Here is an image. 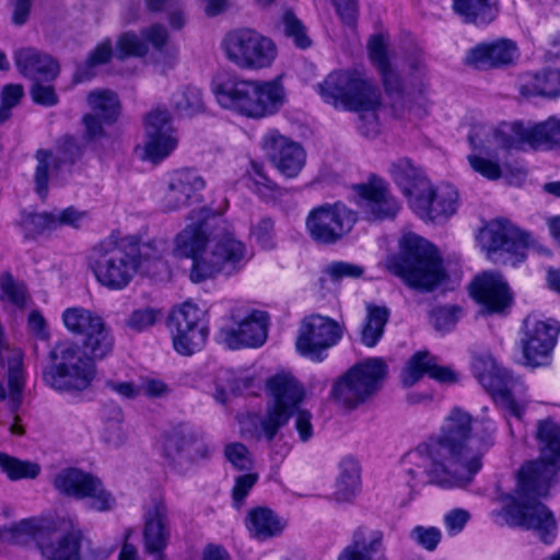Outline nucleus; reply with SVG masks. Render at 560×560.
I'll list each match as a JSON object with an SVG mask.
<instances>
[{
    "mask_svg": "<svg viewBox=\"0 0 560 560\" xmlns=\"http://www.w3.org/2000/svg\"><path fill=\"white\" fill-rule=\"evenodd\" d=\"M536 440L539 459L521 467L514 492L500 495L503 506L492 511L491 517L499 525L534 529L541 541L552 544L557 536V523L539 499L548 495L560 470L559 424L550 419L538 421Z\"/></svg>",
    "mask_w": 560,
    "mask_h": 560,
    "instance_id": "f257e3e1",
    "label": "nucleus"
},
{
    "mask_svg": "<svg viewBox=\"0 0 560 560\" xmlns=\"http://www.w3.org/2000/svg\"><path fill=\"white\" fill-rule=\"evenodd\" d=\"M472 417L459 407L451 409L438 433L411 450L406 458L411 489L434 485L444 489L463 488V471L471 441Z\"/></svg>",
    "mask_w": 560,
    "mask_h": 560,
    "instance_id": "f03ea898",
    "label": "nucleus"
},
{
    "mask_svg": "<svg viewBox=\"0 0 560 560\" xmlns=\"http://www.w3.org/2000/svg\"><path fill=\"white\" fill-rule=\"evenodd\" d=\"M267 387L270 400L265 415L254 423V434L257 440L266 441L272 453L282 457L288 454L289 446L285 443L279 444L281 441V436L277 440L279 430L295 412V429L300 440L306 442L313 436L312 415L299 409L304 398V389L293 376L276 375L268 381Z\"/></svg>",
    "mask_w": 560,
    "mask_h": 560,
    "instance_id": "7ed1b4c3",
    "label": "nucleus"
},
{
    "mask_svg": "<svg viewBox=\"0 0 560 560\" xmlns=\"http://www.w3.org/2000/svg\"><path fill=\"white\" fill-rule=\"evenodd\" d=\"M208 241L203 223L187 225L176 237L177 254L192 260L191 280L230 277L248 259L245 244L231 233L214 237L206 249Z\"/></svg>",
    "mask_w": 560,
    "mask_h": 560,
    "instance_id": "20e7f679",
    "label": "nucleus"
},
{
    "mask_svg": "<svg viewBox=\"0 0 560 560\" xmlns=\"http://www.w3.org/2000/svg\"><path fill=\"white\" fill-rule=\"evenodd\" d=\"M165 249L162 241L141 243L137 236L116 238L113 235L93 248L90 267L96 280H132L148 277L162 264Z\"/></svg>",
    "mask_w": 560,
    "mask_h": 560,
    "instance_id": "39448f33",
    "label": "nucleus"
},
{
    "mask_svg": "<svg viewBox=\"0 0 560 560\" xmlns=\"http://www.w3.org/2000/svg\"><path fill=\"white\" fill-rule=\"evenodd\" d=\"M317 91L326 103L357 112L361 135L366 138L378 135L377 110L381 106V93L365 72L357 69L334 71L317 85Z\"/></svg>",
    "mask_w": 560,
    "mask_h": 560,
    "instance_id": "423d86ee",
    "label": "nucleus"
},
{
    "mask_svg": "<svg viewBox=\"0 0 560 560\" xmlns=\"http://www.w3.org/2000/svg\"><path fill=\"white\" fill-rule=\"evenodd\" d=\"M213 94L221 107L249 118H262L277 113L283 105V86L277 81L260 82L237 77L217 80Z\"/></svg>",
    "mask_w": 560,
    "mask_h": 560,
    "instance_id": "0eeeda50",
    "label": "nucleus"
},
{
    "mask_svg": "<svg viewBox=\"0 0 560 560\" xmlns=\"http://www.w3.org/2000/svg\"><path fill=\"white\" fill-rule=\"evenodd\" d=\"M394 277L402 280H451L462 277L444 262L439 249L415 233H406L399 240V254L388 256L378 264Z\"/></svg>",
    "mask_w": 560,
    "mask_h": 560,
    "instance_id": "6e6552de",
    "label": "nucleus"
},
{
    "mask_svg": "<svg viewBox=\"0 0 560 560\" xmlns=\"http://www.w3.org/2000/svg\"><path fill=\"white\" fill-rule=\"evenodd\" d=\"M50 365L43 372L45 383L60 393H78L89 388L95 377V365L69 341L57 343L50 351Z\"/></svg>",
    "mask_w": 560,
    "mask_h": 560,
    "instance_id": "1a4fd4ad",
    "label": "nucleus"
},
{
    "mask_svg": "<svg viewBox=\"0 0 560 560\" xmlns=\"http://www.w3.org/2000/svg\"><path fill=\"white\" fill-rule=\"evenodd\" d=\"M19 529L32 534L44 560H105L108 553L89 549L81 553L82 532L69 524L61 527L39 525L34 521H22Z\"/></svg>",
    "mask_w": 560,
    "mask_h": 560,
    "instance_id": "9d476101",
    "label": "nucleus"
},
{
    "mask_svg": "<svg viewBox=\"0 0 560 560\" xmlns=\"http://www.w3.org/2000/svg\"><path fill=\"white\" fill-rule=\"evenodd\" d=\"M478 243L491 261L516 267L526 259L533 238L510 220L494 219L479 231Z\"/></svg>",
    "mask_w": 560,
    "mask_h": 560,
    "instance_id": "9b49d317",
    "label": "nucleus"
},
{
    "mask_svg": "<svg viewBox=\"0 0 560 560\" xmlns=\"http://www.w3.org/2000/svg\"><path fill=\"white\" fill-rule=\"evenodd\" d=\"M268 315L246 305L233 306L224 317L217 339L231 350L257 348L267 339Z\"/></svg>",
    "mask_w": 560,
    "mask_h": 560,
    "instance_id": "f8f14e48",
    "label": "nucleus"
},
{
    "mask_svg": "<svg viewBox=\"0 0 560 560\" xmlns=\"http://www.w3.org/2000/svg\"><path fill=\"white\" fill-rule=\"evenodd\" d=\"M166 326L178 354L189 357L206 346L209 336L207 312L197 304L186 301L174 306L167 316Z\"/></svg>",
    "mask_w": 560,
    "mask_h": 560,
    "instance_id": "ddd939ff",
    "label": "nucleus"
},
{
    "mask_svg": "<svg viewBox=\"0 0 560 560\" xmlns=\"http://www.w3.org/2000/svg\"><path fill=\"white\" fill-rule=\"evenodd\" d=\"M229 61L240 69L259 70L272 65L277 56L275 43L252 28H236L222 40Z\"/></svg>",
    "mask_w": 560,
    "mask_h": 560,
    "instance_id": "4468645a",
    "label": "nucleus"
},
{
    "mask_svg": "<svg viewBox=\"0 0 560 560\" xmlns=\"http://www.w3.org/2000/svg\"><path fill=\"white\" fill-rule=\"evenodd\" d=\"M386 372L387 366L382 359H366L335 383L331 395L340 405L354 408L381 388Z\"/></svg>",
    "mask_w": 560,
    "mask_h": 560,
    "instance_id": "2eb2a0df",
    "label": "nucleus"
},
{
    "mask_svg": "<svg viewBox=\"0 0 560 560\" xmlns=\"http://www.w3.org/2000/svg\"><path fill=\"white\" fill-rule=\"evenodd\" d=\"M472 372L482 387L490 393L495 404L511 416L521 420L525 410L523 402L516 401L514 393L523 384L508 370L501 368L489 354L478 355L472 361Z\"/></svg>",
    "mask_w": 560,
    "mask_h": 560,
    "instance_id": "dca6fc26",
    "label": "nucleus"
},
{
    "mask_svg": "<svg viewBox=\"0 0 560 560\" xmlns=\"http://www.w3.org/2000/svg\"><path fill=\"white\" fill-rule=\"evenodd\" d=\"M52 486L62 495L86 500L88 506L97 512L109 511L116 503L98 477L79 468L60 469L52 477Z\"/></svg>",
    "mask_w": 560,
    "mask_h": 560,
    "instance_id": "f3484780",
    "label": "nucleus"
},
{
    "mask_svg": "<svg viewBox=\"0 0 560 560\" xmlns=\"http://www.w3.org/2000/svg\"><path fill=\"white\" fill-rule=\"evenodd\" d=\"M342 335L343 327L335 319L311 314L301 320L295 348L311 361L322 362L326 358V351L336 346Z\"/></svg>",
    "mask_w": 560,
    "mask_h": 560,
    "instance_id": "a211bd4d",
    "label": "nucleus"
},
{
    "mask_svg": "<svg viewBox=\"0 0 560 560\" xmlns=\"http://www.w3.org/2000/svg\"><path fill=\"white\" fill-rule=\"evenodd\" d=\"M357 222V213L342 202L325 203L312 209L305 221L306 230L318 244H335L347 235Z\"/></svg>",
    "mask_w": 560,
    "mask_h": 560,
    "instance_id": "6ab92c4d",
    "label": "nucleus"
},
{
    "mask_svg": "<svg viewBox=\"0 0 560 560\" xmlns=\"http://www.w3.org/2000/svg\"><path fill=\"white\" fill-rule=\"evenodd\" d=\"M474 150L492 156L497 149L520 150L525 144L534 145V126L525 127L522 122H502L497 128L489 125H475L468 136Z\"/></svg>",
    "mask_w": 560,
    "mask_h": 560,
    "instance_id": "aec40b11",
    "label": "nucleus"
},
{
    "mask_svg": "<svg viewBox=\"0 0 560 560\" xmlns=\"http://www.w3.org/2000/svg\"><path fill=\"white\" fill-rule=\"evenodd\" d=\"M83 153V147L71 135H65L56 142V154L50 150L39 149L35 153L37 166L34 174L35 187L38 195L45 197L50 174H57L63 165L74 164Z\"/></svg>",
    "mask_w": 560,
    "mask_h": 560,
    "instance_id": "412c9836",
    "label": "nucleus"
},
{
    "mask_svg": "<svg viewBox=\"0 0 560 560\" xmlns=\"http://www.w3.org/2000/svg\"><path fill=\"white\" fill-rule=\"evenodd\" d=\"M523 352L532 365H540L553 349L560 331V323L556 319H545L539 313L528 314L523 322Z\"/></svg>",
    "mask_w": 560,
    "mask_h": 560,
    "instance_id": "4be33fe9",
    "label": "nucleus"
},
{
    "mask_svg": "<svg viewBox=\"0 0 560 560\" xmlns=\"http://www.w3.org/2000/svg\"><path fill=\"white\" fill-rule=\"evenodd\" d=\"M260 145L272 165L288 178L298 176L305 165L306 153L301 143L277 129L268 130L261 137Z\"/></svg>",
    "mask_w": 560,
    "mask_h": 560,
    "instance_id": "5701e85b",
    "label": "nucleus"
},
{
    "mask_svg": "<svg viewBox=\"0 0 560 560\" xmlns=\"http://www.w3.org/2000/svg\"><path fill=\"white\" fill-rule=\"evenodd\" d=\"M459 196L457 189L451 184H441L433 187L430 183L410 199V207L415 213L424 221H444L458 209Z\"/></svg>",
    "mask_w": 560,
    "mask_h": 560,
    "instance_id": "b1692460",
    "label": "nucleus"
},
{
    "mask_svg": "<svg viewBox=\"0 0 560 560\" xmlns=\"http://www.w3.org/2000/svg\"><path fill=\"white\" fill-rule=\"evenodd\" d=\"M144 159L159 163L177 147V138L172 127L171 115L166 109H154L144 120Z\"/></svg>",
    "mask_w": 560,
    "mask_h": 560,
    "instance_id": "393cba45",
    "label": "nucleus"
},
{
    "mask_svg": "<svg viewBox=\"0 0 560 560\" xmlns=\"http://www.w3.org/2000/svg\"><path fill=\"white\" fill-rule=\"evenodd\" d=\"M163 453L179 472H185V464L208 459L211 447L200 432H175L165 436Z\"/></svg>",
    "mask_w": 560,
    "mask_h": 560,
    "instance_id": "a878e982",
    "label": "nucleus"
},
{
    "mask_svg": "<svg viewBox=\"0 0 560 560\" xmlns=\"http://www.w3.org/2000/svg\"><path fill=\"white\" fill-rule=\"evenodd\" d=\"M498 425L489 417L472 420L471 441L463 471V487L468 486L482 468V458L497 443Z\"/></svg>",
    "mask_w": 560,
    "mask_h": 560,
    "instance_id": "bb28decb",
    "label": "nucleus"
},
{
    "mask_svg": "<svg viewBox=\"0 0 560 560\" xmlns=\"http://www.w3.org/2000/svg\"><path fill=\"white\" fill-rule=\"evenodd\" d=\"M359 205L370 220L392 219L399 211L397 200L390 195L386 183L372 177L369 183L355 186Z\"/></svg>",
    "mask_w": 560,
    "mask_h": 560,
    "instance_id": "cd10ccee",
    "label": "nucleus"
},
{
    "mask_svg": "<svg viewBox=\"0 0 560 560\" xmlns=\"http://www.w3.org/2000/svg\"><path fill=\"white\" fill-rule=\"evenodd\" d=\"M337 560H387L383 530L369 525L358 526Z\"/></svg>",
    "mask_w": 560,
    "mask_h": 560,
    "instance_id": "c85d7f7f",
    "label": "nucleus"
},
{
    "mask_svg": "<svg viewBox=\"0 0 560 560\" xmlns=\"http://www.w3.org/2000/svg\"><path fill=\"white\" fill-rule=\"evenodd\" d=\"M517 57L516 44L511 39L500 38L468 49L465 63L479 70H488L511 65Z\"/></svg>",
    "mask_w": 560,
    "mask_h": 560,
    "instance_id": "c756f323",
    "label": "nucleus"
},
{
    "mask_svg": "<svg viewBox=\"0 0 560 560\" xmlns=\"http://www.w3.org/2000/svg\"><path fill=\"white\" fill-rule=\"evenodd\" d=\"M205 180L190 168L177 170L168 175L162 206L166 211L187 207L197 191L203 189Z\"/></svg>",
    "mask_w": 560,
    "mask_h": 560,
    "instance_id": "7c9ffc66",
    "label": "nucleus"
},
{
    "mask_svg": "<svg viewBox=\"0 0 560 560\" xmlns=\"http://www.w3.org/2000/svg\"><path fill=\"white\" fill-rule=\"evenodd\" d=\"M470 298L481 306L480 314H505L514 302V293L508 282H470Z\"/></svg>",
    "mask_w": 560,
    "mask_h": 560,
    "instance_id": "2f4dec72",
    "label": "nucleus"
},
{
    "mask_svg": "<svg viewBox=\"0 0 560 560\" xmlns=\"http://www.w3.org/2000/svg\"><path fill=\"white\" fill-rule=\"evenodd\" d=\"M143 540L147 552L154 555L155 560H164L163 550L170 540L167 508L155 501L144 515Z\"/></svg>",
    "mask_w": 560,
    "mask_h": 560,
    "instance_id": "473e14b6",
    "label": "nucleus"
},
{
    "mask_svg": "<svg viewBox=\"0 0 560 560\" xmlns=\"http://www.w3.org/2000/svg\"><path fill=\"white\" fill-rule=\"evenodd\" d=\"M424 374L440 383L457 382V374L450 366L439 364V359L429 352H418L409 360L402 373V384L410 387L416 384Z\"/></svg>",
    "mask_w": 560,
    "mask_h": 560,
    "instance_id": "72a5a7b5",
    "label": "nucleus"
},
{
    "mask_svg": "<svg viewBox=\"0 0 560 560\" xmlns=\"http://www.w3.org/2000/svg\"><path fill=\"white\" fill-rule=\"evenodd\" d=\"M14 60L19 72L33 81H51L59 73L55 59L32 47L15 51Z\"/></svg>",
    "mask_w": 560,
    "mask_h": 560,
    "instance_id": "f704fd0d",
    "label": "nucleus"
},
{
    "mask_svg": "<svg viewBox=\"0 0 560 560\" xmlns=\"http://www.w3.org/2000/svg\"><path fill=\"white\" fill-rule=\"evenodd\" d=\"M244 523L249 536L258 541L279 537L287 527L285 520L266 506L250 509Z\"/></svg>",
    "mask_w": 560,
    "mask_h": 560,
    "instance_id": "c9c22d12",
    "label": "nucleus"
},
{
    "mask_svg": "<svg viewBox=\"0 0 560 560\" xmlns=\"http://www.w3.org/2000/svg\"><path fill=\"white\" fill-rule=\"evenodd\" d=\"M389 173L409 200L421 192L429 184L423 172L416 167L409 159H399L392 163Z\"/></svg>",
    "mask_w": 560,
    "mask_h": 560,
    "instance_id": "e433bc0d",
    "label": "nucleus"
},
{
    "mask_svg": "<svg viewBox=\"0 0 560 560\" xmlns=\"http://www.w3.org/2000/svg\"><path fill=\"white\" fill-rule=\"evenodd\" d=\"M115 346V338L104 319H95L83 339L84 357L91 362L109 355Z\"/></svg>",
    "mask_w": 560,
    "mask_h": 560,
    "instance_id": "4c0bfd02",
    "label": "nucleus"
},
{
    "mask_svg": "<svg viewBox=\"0 0 560 560\" xmlns=\"http://www.w3.org/2000/svg\"><path fill=\"white\" fill-rule=\"evenodd\" d=\"M453 9L466 23L482 26L495 19L498 0H453Z\"/></svg>",
    "mask_w": 560,
    "mask_h": 560,
    "instance_id": "58836bf2",
    "label": "nucleus"
},
{
    "mask_svg": "<svg viewBox=\"0 0 560 560\" xmlns=\"http://www.w3.org/2000/svg\"><path fill=\"white\" fill-rule=\"evenodd\" d=\"M339 469L334 498L338 502H349L360 491V467L353 458H343Z\"/></svg>",
    "mask_w": 560,
    "mask_h": 560,
    "instance_id": "ea45409f",
    "label": "nucleus"
},
{
    "mask_svg": "<svg viewBox=\"0 0 560 560\" xmlns=\"http://www.w3.org/2000/svg\"><path fill=\"white\" fill-rule=\"evenodd\" d=\"M389 318V310L371 303L366 304V317L361 329V341L366 347H374L384 334Z\"/></svg>",
    "mask_w": 560,
    "mask_h": 560,
    "instance_id": "a19ab883",
    "label": "nucleus"
},
{
    "mask_svg": "<svg viewBox=\"0 0 560 560\" xmlns=\"http://www.w3.org/2000/svg\"><path fill=\"white\" fill-rule=\"evenodd\" d=\"M86 102L92 110L90 114H95L104 122L113 124L118 118L120 105L114 92L94 90L89 93Z\"/></svg>",
    "mask_w": 560,
    "mask_h": 560,
    "instance_id": "79ce46f5",
    "label": "nucleus"
},
{
    "mask_svg": "<svg viewBox=\"0 0 560 560\" xmlns=\"http://www.w3.org/2000/svg\"><path fill=\"white\" fill-rule=\"evenodd\" d=\"M22 352L13 350L9 358L8 386H9V406L15 412L21 404L22 390L24 387V377L22 370Z\"/></svg>",
    "mask_w": 560,
    "mask_h": 560,
    "instance_id": "37998d69",
    "label": "nucleus"
},
{
    "mask_svg": "<svg viewBox=\"0 0 560 560\" xmlns=\"http://www.w3.org/2000/svg\"><path fill=\"white\" fill-rule=\"evenodd\" d=\"M113 56L112 42L105 39L100 43L88 56L84 63H82L75 71V82H83L90 80L94 75V68L107 63Z\"/></svg>",
    "mask_w": 560,
    "mask_h": 560,
    "instance_id": "c03bdc74",
    "label": "nucleus"
},
{
    "mask_svg": "<svg viewBox=\"0 0 560 560\" xmlns=\"http://www.w3.org/2000/svg\"><path fill=\"white\" fill-rule=\"evenodd\" d=\"M252 168L253 174L249 176L248 187L264 201L269 202L283 196L284 189L269 179L260 165L253 163Z\"/></svg>",
    "mask_w": 560,
    "mask_h": 560,
    "instance_id": "a18cd8bd",
    "label": "nucleus"
},
{
    "mask_svg": "<svg viewBox=\"0 0 560 560\" xmlns=\"http://www.w3.org/2000/svg\"><path fill=\"white\" fill-rule=\"evenodd\" d=\"M95 319H102V317L83 307H69L62 313L66 328L74 335H85Z\"/></svg>",
    "mask_w": 560,
    "mask_h": 560,
    "instance_id": "49530a36",
    "label": "nucleus"
},
{
    "mask_svg": "<svg viewBox=\"0 0 560 560\" xmlns=\"http://www.w3.org/2000/svg\"><path fill=\"white\" fill-rule=\"evenodd\" d=\"M0 467L11 480L23 478L34 479L40 471L39 465L20 460L4 453H0Z\"/></svg>",
    "mask_w": 560,
    "mask_h": 560,
    "instance_id": "de8ad7c7",
    "label": "nucleus"
},
{
    "mask_svg": "<svg viewBox=\"0 0 560 560\" xmlns=\"http://www.w3.org/2000/svg\"><path fill=\"white\" fill-rule=\"evenodd\" d=\"M252 381L248 377H236L232 371H225L218 376L214 399L220 404H225L229 399V394H237L243 389L250 386Z\"/></svg>",
    "mask_w": 560,
    "mask_h": 560,
    "instance_id": "09e8293b",
    "label": "nucleus"
},
{
    "mask_svg": "<svg viewBox=\"0 0 560 560\" xmlns=\"http://www.w3.org/2000/svg\"><path fill=\"white\" fill-rule=\"evenodd\" d=\"M534 145L560 148V118L549 117L546 121L534 126Z\"/></svg>",
    "mask_w": 560,
    "mask_h": 560,
    "instance_id": "8fccbe9b",
    "label": "nucleus"
},
{
    "mask_svg": "<svg viewBox=\"0 0 560 560\" xmlns=\"http://www.w3.org/2000/svg\"><path fill=\"white\" fill-rule=\"evenodd\" d=\"M282 25L285 36L292 38L296 47L306 49L312 45L305 25L292 11L288 10L283 13Z\"/></svg>",
    "mask_w": 560,
    "mask_h": 560,
    "instance_id": "3c124183",
    "label": "nucleus"
},
{
    "mask_svg": "<svg viewBox=\"0 0 560 560\" xmlns=\"http://www.w3.org/2000/svg\"><path fill=\"white\" fill-rule=\"evenodd\" d=\"M282 25L285 36L292 38L296 47L306 49L312 45L305 25L292 11L288 10L283 13Z\"/></svg>",
    "mask_w": 560,
    "mask_h": 560,
    "instance_id": "603ef678",
    "label": "nucleus"
},
{
    "mask_svg": "<svg viewBox=\"0 0 560 560\" xmlns=\"http://www.w3.org/2000/svg\"><path fill=\"white\" fill-rule=\"evenodd\" d=\"M174 102L176 109L184 116H192L203 110L202 93L196 86H186Z\"/></svg>",
    "mask_w": 560,
    "mask_h": 560,
    "instance_id": "864d4df0",
    "label": "nucleus"
},
{
    "mask_svg": "<svg viewBox=\"0 0 560 560\" xmlns=\"http://www.w3.org/2000/svg\"><path fill=\"white\" fill-rule=\"evenodd\" d=\"M250 237L261 249H275L277 245L275 221L269 217L258 220L250 228Z\"/></svg>",
    "mask_w": 560,
    "mask_h": 560,
    "instance_id": "5fc2aeb1",
    "label": "nucleus"
},
{
    "mask_svg": "<svg viewBox=\"0 0 560 560\" xmlns=\"http://www.w3.org/2000/svg\"><path fill=\"white\" fill-rule=\"evenodd\" d=\"M81 122L83 126L81 138L85 145L95 148L98 142L107 137L104 129L105 122L97 118L95 114H84Z\"/></svg>",
    "mask_w": 560,
    "mask_h": 560,
    "instance_id": "6e6d98bb",
    "label": "nucleus"
},
{
    "mask_svg": "<svg viewBox=\"0 0 560 560\" xmlns=\"http://www.w3.org/2000/svg\"><path fill=\"white\" fill-rule=\"evenodd\" d=\"M462 308L458 306H441L431 312L430 319L438 331H451L457 324Z\"/></svg>",
    "mask_w": 560,
    "mask_h": 560,
    "instance_id": "4d7b16f0",
    "label": "nucleus"
},
{
    "mask_svg": "<svg viewBox=\"0 0 560 560\" xmlns=\"http://www.w3.org/2000/svg\"><path fill=\"white\" fill-rule=\"evenodd\" d=\"M482 154L483 152L479 151V154H469L467 156L470 167L490 180L499 179L502 175V171L498 158L489 159L482 156ZM485 155L487 154L485 153Z\"/></svg>",
    "mask_w": 560,
    "mask_h": 560,
    "instance_id": "13d9d810",
    "label": "nucleus"
},
{
    "mask_svg": "<svg viewBox=\"0 0 560 560\" xmlns=\"http://www.w3.org/2000/svg\"><path fill=\"white\" fill-rule=\"evenodd\" d=\"M56 228L57 217L54 212L33 213L24 221L26 237H34L35 234L55 230Z\"/></svg>",
    "mask_w": 560,
    "mask_h": 560,
    "instance_id": "bf43d9fd",
    "label": "nucleus"
},
{
    "mask_svg": "<svg viewBox=\"0 0 560 560\" xmlns=\"http://www.w3.org/2000/svg\"><path fill=\"white\" fill-rule=\"evenodd\" d=\"M323 273L334 280L342 278L359 279L364 276V267L348 261H331L327 264Z\"/></svg>",
    "mask_w": 560,
    "mask_h": 560,
    "instance_id": "052dcab7",
    "label": "nucleus"
},
{
    "mask_svg": "<svg viewBox=\"0 0 560 560\" xmlns=\"http://www.w3.org/2000/svg\"><path fill=\"white\" fill-rule=\"evenodd\" d=\"M24 95L21 84H7L2 88L0 104V124L5 122L11 117V110L15 107Z\"/></svg>",
    "mask_w": 560,
    "mask_h": 560,
    "instance_id": "680f3d73",
    "label": "nucleus"
},
{
    "mask_svg": "<svg viewBox=\"0 0 560 560\" xmlns=\"http://www.w3.org/2000/svg\"><path fill=\"white\" fill-rule=\"evenodd\" d=\"M0 300L3 303H10L15 308L23 310L27 306L30 296L20 282H2Z\"/></svg>",
    "mask_w": 560,
    "mask_h": 560,
    "instance_id": "e2e57ef3",
    "label": "nucleus"
},
{
    "mask_svg": "<svg viewBox=\"0 0 560 560\" xmlns=\"http://www.w3.org/2000/svg\"><path fill=\"white\" fill-rule=\"evenodd\" d=\"M148 51L145 43H143L136 34L126 33L118 39L117 57L124 59L129 56L141 57Z\"/></svg>",
    "mask_w": 560,
    "mask_h": 560,
    "instance_id": "0e129e2a",
    "label": "nucleus"
},
{
    "mask_svg": "<svg viewBox=\"0 0 560 560\" xmlns=\"http://www.w3.org/2000/svg\"><path fill=\"white\" fill-rule=\"evenodd\" d=\"M386 94L393 100V107H400L404 103V90L398 73L389 68L380 72Z\"/></svg>",
    "mask_w": 560,
    "mask_h": 560,
    "instance_id": "69168bd1",
    "label": "nucleus"
},
{
    "mask_svg": "<svg viewBox=\"0 0 560 560\" xmlns=\"http://www.w3.org/2000/svg\"><path fill=\"white\" fill-rule=\"evenodd\" d=\"M160 312L150 307L139 308L133 311L126 320V326L133 331L140 332L152 327L158 318Z\"/></svg>",
    "mask_w": 560,
    "mask_h": 560,
    "instance_id": "338daca9",
    "label": "nucleus"
},
{
    "mask_svg": "<svg viewBox=\"0 0 560 560\" xmlns=\"http://www.w3.org/2000/svg\"><path fill=\"white\" fill-rule=\"evenodd\" d=\"M368 48L370 59L380 72L392 68L387 57V47L382 35L372 36Z\"/></svg>",
    "mask_w": 560,
    "mask_h": 560,
    "instance_id": "774afa93",
    "label": "nucleus"
}]
</instances>
